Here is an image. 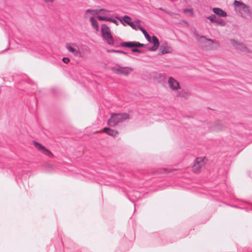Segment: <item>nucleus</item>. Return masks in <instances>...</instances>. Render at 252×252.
I'll list each match as a JSON object with an SVG mask.
<instances>
[{
    "instance_id": "obj_1",
    "label": "nucleus",
    "mask_w": 252,
    "mask_h": 252,
    "mask_svg": "<svg viewBox=\"0 0 252 252\" xmlns=\"http://www.w3.org/2000/svg\"><path fill=\"white\" fill-rule=\"evenodd\" d=\"M195 38L199 45L204 50L207 51L214 50L217 49L219 45V42L211 39L206 38L203 35L195 34Z\"/></svg>"
},
{
    "instance_id": "obj_2",
    "label": "nucleus",
    "mask_w": 252,
    "mask_h": 252,
    "mask_svg": "<svg viewBox=\"0 0 252 252\" xmlns=\"http://www.w3.org/2000/svg\"><path fill=\"white\" fill-rule=\"evenodd\" d=\"M129 118V115L126 113L113 114L111 118L108 121V125L111 126H114Z\"/></svg>"
},
{
    "instance_id": "obj_3",
    "label": "nucleus",
    "mask_w": 252,
    "mask_h": 252,
    "mask_svg": "<svg viewBox=\"0 0 252 252\" xmlns=\"http://www.w3.org/2000/svg\"><path fill=\"white\" fill-rule=\"evenodd\" d=\"M235 7V10L239 12L242 16H246L250 14V10L249 7L243 2L235 0L233 3Z\"/></svg>"
},
{
    "instance_id": "obj_4",
    "label": "nucleus",
    "mask_w": 252,
    "mask_h": 252,
    "mask_svg": "<svg viewBox=\"0 0 252 252\" xmlns=\"http://www.w3.org/2000/svg\"><path fill=\"white\" fill-rule=\"evenodd\" d=\"M102 36L109 45L114 44V40L111 33L110 28L106 24H102L101 27Z\"/></svg>"
},
{
    "instance_id": "obj_5",
    "label": "nucleus",
    "mask_w": 252,
    "mask_h": 252,
    "mask_svg": "<svg viewBox=\"0 0 252 252\" xmlns=\"http://www.w3.org/2000/svg\"><path fill=\"white\" fill-rule=\"evenodd\" d=\"M206 158L205 157H199L196 158L194 165L192 166V170L195 173L200 172L206 163Z\"/></svg>"
},
{
    "instance_id": "obj_6",
    "label": "nucleus",
    "mask_w": 252,
    "mask_h": 252,
    "mask_svg": "<svg viewBox=\"0 0 252 252\" xmlns=\"http://www.w3.org/2000/svg\"><path fill=\"white\" fill-rule=\"evenodd\" d=\"M33 144L36 149L41 153L47 156L49 158L53 157V154L41 144L35 141H33Z\"/></svg>"
},
{
    "instance_id": "obj_7",
    "label": "nucleus",
    "mask_w": 252,
    "mask_h": 252,
    "mask_svg": "<svg viewBox=\"0 0 252 252\" xmlns=\"http://www.w3.org/2000/svg\"><path fill=\"white\" fill-rule=\"evenodd\" d=\"M167 83L169 88L173 91H177L181 89L179 82L172 77H169Z\"/></svg>"
},
{
    "instance_id": "obj_8",
    "label": "nucleus",
    "mask_w": 252,
    "mask_h": 252,
    "mask_svg": "<svg viewBox=\"0 0 252 252\" xmlns=\"http://www.w3.org/2000/svg\"><path fill=\"white\" fill-rule=\"evenodd\" d=\"M65 47L69 52L73 53L75 56L82 57V54L76 44L73 43L71 45L68 43L66 45Z\"/></svg>"
},
{
    "instance_id": "obj_9",
    "label": "nucleus",
    "mask_w": 252,
    "mask_h": 252,
    "mask_svg": "<svg viewBox=\"0 0 252 252\" xmlns=\"http://www.w3.org/2000/svg\"><path fill=\"white\" fill-rule=\"evenodd\" d=\"M230 42L233 46L236 49L245 52H248L249 51L247 47L243 43H240L234 39H231Z\"/></svg>"
},
{
    "instance_id": "obj_10",
    "label": "nucleus",
    "mask_w": 252,
    "mask_h": 252,
    "mask_svg": "<svg viewBox=\"0 0 252 252\" xmlns=\"http://www.w3.org/2000/svg\"><path fill=\"white\" fill-rule=\"evenodd\" d=\"M160 54L170 53L173 51L172 48L166 42L162 44L159 47Z\"/></svg>"
},
{
    "instance_id": "obj_11",
    "label": "nucleus",
    "mask_w": 252,
    "mask_h": 252,
    "mask_svg": "<svg viewBox=\"0 0 252 252\" xmlns=\"http://www.w3.org/2000/svg\"><path fill=\"white\" fill-rule=\"evenodd\" d=\"M121 45L123 47H143L144 45L138 42H124L121 43Z\"/></svg>"
},
{
    "instance_id": "obj_12",
    "label": "nucleus",
    "mask_w": 252,
    "mask_h": 252,
    "mask_svg": "<svg viewBox=\"0 0 252 252\" xmlns=\"http://www.w3.org/2000/svg\"><path fill=\"white\" fill-rule=\"evenodd\" d=\"M151 42L154 44V45L149 48V50L151 51H156L159 45L158 39L156 36L154 35L152 36V40H151Z\"/></svg>"
},
{
    "instance_id": "obj_13",
    "label": "nucleus",
    "mask_w": 252,
    "mask_h": 252,
    "mask_svg": "<svg viewBox=\"0 0 252 252\" xmlns=\"http://www.w3.org/2000/svg\"><path fill=\"white\" fill-rule=\"evenodd\" d=\"M133 70L134 69L131 67H122L121 75H123L124 76H128L133 71Z\"/></svg>"
},
{
    "instance_id": "obj_14",
    "label": "nucleus",
    "mask_w": 252,
    "mask_h": 252,
    "mask_svg": "<svg viewBox=\"0 0 252 252\" xmlns=\"http://www.w3.org/2000/svg\"><path fill=\"white\" fill-rule=\"evenodd\" d=\"M224 126L220 123H217L213 125L211 128V131L219 132L223 130Z\"/></svg>"
},
{
    "instance_id": "obj_15",
    "label": "nucleus",
    "mask_w": 252,
    "mask_h": 252,
    "mask_svg": "<svg viewBox=\"0 0 252 252\" xmlns=\"http://www.w3.org/2000/svg\"><path fill=\"white\" fill-rule=\"evenodd\" d=\"M212 10L216 15L220 17H225L227 16L226 12L220 8H213Z\"/></svg>"
},
{
    "instance_id": "obj_16",
    "label": "nucleus",
    "mask_w": 252,
    "mask_h": 252,
    "mask_svg": "<svg viewBox=\"0 0 252 252\" xmlns=\"http://www.w3.org/2000/svg\"><path fill=\"white\" fill-rule=\"evenodd\" d=\"M103 130L107 134L113 137L116 136L118 134V132L117 131L114 130L108 127H104Z\"/></svg>"
},
{
    "instance_id": "obj_17",
    "label": "nucleus",
    "mask_w": 252,
    "mask_h": 252,
    "mask_svg": "<svg viewBox=\"0 0 252 252\" xmlns=\"http://www.w3.org/2000/svg\"><path fill=\"white\" fill-rule=\"evenodd\" d=\"M98 10L96 9H87L85 12V17H89L90 18V17H93L95 15L98 14Z\"/></svg>"
},
{
    "instance_id": "obj_18",
    "label": "nucleus",
    "mask_w": 252,
    "mask_h": 252,
    "mask_svg": "<svg viewBox=\"0 0 252 252\" xmlns=\"http://www.w3.org/2000/svg\"><path fill=\"white\" fill-rule=\"evenodd\" d=\"M189 96V93L184 90L178 91L176 93V96L178 97H181L187 99Z\"/></svg>"
},
{
    "instance_id": "obj_19",
    "label": "nucleus",
    "mask_w": 252,
    "mask_h": 252,
    "mask_svg": "<svg viewBox=\"0 0 252 252\" xmlns=\"http://www.w3.org/2000/svg\"><path fill=\"white\" fill-rule=\"evenodd\" d=\"M90 22L93 28L97 32L99 31L98 24L97 21L93 17H90Z\"/></svg>"
},
{
    "instance_id": "obj_20",
    "label": "nucleus",
    "mask_w": 252,
    "mask_h": 252,
    "mask_svg": "<svg viewBox=\"0 0 252 252\" xmlns=\"http://www.w3.org/2000/svg\"><path fill=\"white\" fill-rule=\"evenodd\" d=\"M116 18L118 19H119L124 25H125V24H127L128 25V23H131L128 21L131 20V18L128 16L125 15L122 18H120L118 17H117Z\"/></svg>"
},
{
    "instance_id": "obj_21",
    "label": "nucleus",
    "mask_w": 252,
    "mask_h": 252,
    "mask_svg": "<svg viewBox=\"0 0 252 252\" xmlns=\"http://www.w3.org/2000/svg\"><path fill=\"white\" fill-rule=\"evenodd\" d=\"M138 29H139L142 32V33L144 34V35H145V38H146V39L149 41V42H151V37L149 35V34L148 33V32L146 31V30L145 29H144L142 27H140V26H139L138 27Z\"/></svg>"
},
{
    "instance_id": "obj_22",
    "label": "nucleus",
    "mask_w": 252,
    "mask_h": 252,
    "mask_svg": "<svg viewBox=\"0 0 252 252\" xmlns=\"http://www.w3.org/2000/svg\"><path fill=\"white\" fill-rule=\"evenodd\" d=\"M122 69V67L121 66L114 67L112 68V71L118 74H121Z\"/></svg>"
},
{
    "instance_id": "obj_23",
    "label": "nucleus",
    "mask_w": 252,
    "mask_h": 252,
    "mask_svg": "<svg viewBox=\"0 0 252 252\" xmlns=\"http://www.w3.org/2000/svg\"><path fill=\"white\" fill-rule=\"evenodd\" d=\"M215 23H217L218 24L221 25V26H224L226 24V23L224 20L222 19L219 18L217 17L216 21Z\"/></svg>"
},
{
    "instance_id": "obj_24",
    "label": "nucleus",
    "mask_w": 252,
    "mask_h": 252,
    "mask_svg": "<svg viewBox=\"0 0 252 252\" xmlns=\"http://www.w3.org/2000/svg\"><path fill=\"white\" fill-rule=\"evenodd\" d=\"M206 18L212 23H215L216 21L217 17L215 15L212 14L210 16L206 17Z\"/></svg>"
},
{
    "instance_id": "obj_25",
    "label": "nucleus",
    "mask_w": 252,
    "mask_h": 252,
    "mask_svg": "<svg viewBox=\"0 0 252 252\" xmlns=\"http://www.w3.org/2000/svg\"><path fill=\"white\" fill-rule=\"evenodd\" d=\"M109 18L110 17H107L106 16L98 15L97 16V19L100 21H109Z\"/></svg>"
},
{
    "instance_id": "obj_26",
    "label": "nucleus",
    "mask_w": 252,
    "mask_h": 252,
    "mask_svg": "<svg viewBox=\"0 0 252 252\" xmlns=\"http://www.w3.org/2000/svg\"><path fill=\"white\" fill-rule=\"evenodd\" d=\"M108 51L110 52L121 53V54H125V55L127 54V53L123 51H121V50H108Z\"/></svg>"
},
{
    "instance_id": "obj_27",
    "label": "nucleus",
    "mask_w": 252,
    "mask_h": 252,
    "mask_svg": "<svg viewBox=\"0 0 252 252\" xmlns=\"http://www.w3.org/2000/svg\"><path fill=\"white\" fill-rule=\"evenodd\" d=\"M109 22H111L113 23H114L115 25H116L117 26H118L119 25V22L118 21H117L116 19H113V18H109Z\"/></svg>"
},
{
    "instance_id": "obj_28",
    "label": "nucleus",
    "mask_w": 252,
    "mask_h": 252,
    "mask_svg": "<svg viewBox=\"0 0 252 252\" xmlns=\"http://www.w3.org/2000/svg\"><path fill=\"white\" fill-rule=\"evenodd\" d=\"M128 25L130 26L132 29H134V30H137L138 29V27H136V26L134 24V23H133L132 22H131L130 23H128Z\"/></svg>"
},
{
    "instance_id": "obj_29",
    "label": "nucleus",
    "mask_w": 252,
    "mask_h": 252,
    "mask_svg": "<svg viewBox=\"0 0 252 252\" xmlns=\"http://www.w3.org/2000/svg\"><path fill=\"white\" fill-rule=\"evenodd\" d=\"M62 60L65 63H67L70 61L69 59L66 57L63 58Z\"/></svg>"
},
{
    "instance_id": "obj_30",
    "label": "nucleus",
    "mask_w": 252,
    "mask_h": 252,
    "mask_svg": "<svg viewBox=\"0 0 252 252\" xmlns=\"http://www.w3.org/2000/svg\"><path fill=\"white\" fill-rule=\"evenodd\" d=\"M184 12L185 13H187V12H189L191 14H192V11L191 9H184Z\"/></svg>"
},
{
    "instance_id": "obj_31",
    "label": "nucleus",
    "mask_w": 252,
    "mask_h": 252,
    "mask_svg": "<svg viewBox=\"0 0 252 252\" xmlns=\"http://www.w3.org/2000/svg\"><path fill=\"white\" fill-rule=\"evenodd\" d=\"M131 51L132 52H137V53H139L142 52L141 51H140V50L137 49H135V48L134 49H132L131 50Z\"/></svg>"
},
{
    "instance_id": "obj_32",
    "label": "nucleus",
    "mask_w": 252,
    "mask_h": 252,
    "mask_svg": "<svg viewBox=\"0 0 252 252\" xmlns=\"http://www.w3.org/2000/svg\"><path fill=\"white\" fill-rule=\"evenodd\" d=\"M100 11H102V14L104 15H107V13L109 12L108 10L105 9H100Z\"/></svg>"
},
{
    "instance_id": "obj_33",
    "label": "nucleus",
    "mask_w": 252,
    "mask_h": 252,
    "mask_svg": "<svg viewBox=\"0 0 252 252\" xmlns=\"http://www.w3.org/2000/svg\"><path fill=\"white\" fill-rule=\"evenodd\" d=\"M46 3H52L54 0H43Z\"/></svg>"
},
{
    "instance_id": "obj_34",
    "label": "nucleus",
    "mask_w": 252,
    "mask_h": 252,
    "mask_svg": "<svg viewBox=\"0 0 252 252\" xmlns=\"http://www.w3.org/2000/svg\"><path fill=\"white\" fill-rule=\"evenodd\" d=\"M135 22L137 23V24H139V23H140L141 21L140 20L136 19V20H135Z\"/></svg>"
}]
</instances>
